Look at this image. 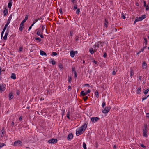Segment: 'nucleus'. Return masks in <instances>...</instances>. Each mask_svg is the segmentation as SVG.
<instances>
[{
  "mask_svg": "<svg viewBox=\"0 0 149 149\" xmlns=\"http://www.w3.org/2000/svg\"><path fill=\"white\" fill-rule=\"evenodd\" d=\"M71 89V87L70 86H69L68 87V91H69Z\"/></svg>",
  "mask_w": 149,
  "mask_h": 149,
  "instance_id": "obj_53",
  "label": "nucleus"
},
{
  "mask_svg": "<svg viewBox=\"0 0 149 149\" xmlns=\"http://www.w3.org/2000/svg\"><path fill=\"white\" fill-rule=\"evenodd\" d=\"M147 65L145 61L143 62L142 67L143 69H146L147 67Z\"/></svg>",
  "mask_w": 149,
  "mask_h": 149,
  "instance_id": "obj_13",
  "label": "nucleus"
},
{
  "mask_svg": "<svg viewBox=\"0 0 149 149\" xmlns=\"http://www.w3.org/2000/svg\"><path fill=\"white\" fill-rule=\"evenodd\" d=\"M90 92H91V90L89 89H88L86 93L87 94H88V93H89Z\"/></svg>",
  "mask_w": 149,
  "mask_h": 149,
  "instance_id": "obj_54",
  "label": "nucleus"
},
{
  "mask_svg": "<svg viewBox=\"0 0 149 149\" xmlns=\"http://www.w3.org/2000/svg\"><path fill=\"white\" fill-rule=\"evenodd\" d=\"M19 91L17 90V95H18L19 94Z\"/></svg>",
  "mask_w": 149,
  "mask_h": 149,
  "instance_id": "obj_52",
  "label": "nucleus"
},
{
  "mask_svg": "<svg viewBox=\"0 0 149 149\" xmlns=\"http://www.w3.org/2000/svg\"><path fill=\"white\" fill-rule=\"evenodd\" d=\"M89 51L91 54H92L94 53V52H95L96 51H95L94 49H93V48H91L90 49Z\"/></svg>",
  "mask_w": 149,
  "mask_h": 149,
  "instance_id": "obj_24",
  "label": "nucleus"
},
{
  "mask_svg": "<svg viewBox=\"0 0 149 149\" xmlns=\"http://www.w3.org/2000/svg\"><path fill=\"white\" fill-rule=\"evenodd\" d=\"M98 120L99 118L97 117H93L91 118V121L93 123H95Z\"/></svg>",
  "mask_w": 149,
  "mask_h": 149,
  "instance_id": "obj_10",
  "label": "nucleus"
},
{
  "mask_svg": "<svg viewBox=\"0 0 149 149\" xmlns=\"http://www.w3.org/2000/svg\"><path fill=\"white\" fill-rule=\"evenodd\" d=\"M148 127L147 124H145L143 128V136L146 137H147V133L148 132Z\"/></svg>",
  "mask_w": 149,
  "mask_h": 149,
  "instance_id": "obj_3",
  "label": "nucleus"
},
{
  "mask_svg": "<svg viewBox=\"0 0 149 149\" xmlns=\"http://www.w3.org/2000/svg\"><path fill=\"white\" fill-rule=\"evenodd\" d=\"M22 47H20L19 48V51L21 52L22 51Z\"/></svg>",
  "mask_w": 149,
  "mask_h": 149,
  "instance_id": "obj_51",
  "label": "nucleus"
},
{
  "mask_svg": "<svg viewBox=\"0 0 149 149\" xmlns=\"http://www.w3.org/2000/svg\"><path fill=\"white\" fill-rule=\"evenodd\" d=\"M59 67L60 69L62 70L63 69V65L61 64H59Z\"/></svg>",
  "mask_w": 149,
  "mask_h": 149,
  "instance_id": "obj_29",
  "label": "nucleus"
},
{
  "mask_svg": "<svg viewBox=\"0 0 149 149\" xmlns=\"http://www.w3.org/2000/svg\"><path fill=\"white\" fill-rule=\"evenodd\" d=\"M142 17H139V18H137L135 20L134 24H135L136 22H137L139 21H142Z\"/></svg>",
  "mask_w": 149,
  "mask_h": 149,
  "instance_id": "obj_14",
  "label": "nucleus"
},
{
  "mask_svg": "<svg viewBox=\"0 0 149 149\" xmlns=\"http://www.w3.org/2000/svg\"><path fill=\"white\" fill-rule=\"evenodd\" d=\"M103 44L104 43H102L101 41L97 42V44H95L93 47V48H94V50L95 51H96L97 49L99 47H102Z\"/></svg>",
  "mask_w": 149,
  "mask_h": 149,
  "instance_id": "obj_2",
  "label": "nucleus"
},
{
  "mask_svg": "<svg viewBox=\"0 0 149 149\" xmlns=\"http://www.w3.org/2000/svg\"><path fill=\"white\" fill-rule=\"evenodd\" d=\"M134 74V72L133 70L132 69H131L130 71V76H132Z\"/></svg>",
  "mask_w": 149,
  "mask_h": 149,
  "instance_id": "obj_32",
  "label": "nucleus"
},
{
  "mask_svg": "<svg viewBox=\"0 0 149 149\" xmlns=\"http://www.w3.org/2000/svg\"><path fill=\"white\" fill-rule=\"evenodd\" d=\"M8 35L7 32H6L5 33V36L3 37V39L4 40H6L7 38V36Z\"/></svg>",
  "mask_w": 149,
  "mask_h": 149,
  "instance_id": "obj_25",
  "label": "nucleus"
},
{
  "mask_svg": "<svg viewBox=\"0 0 149 149\" xmlns=\"http://www.w3.org/2000/svg\"><path fill=\"white\" fill-rule=\"evenodd\" d=\"M87 127V124L86 123H85L81 127L77 129L76 131V134L78 136L82 134Z\"/></svg>",
  "mask_w": 149,
  "mask_h": 149,
  "instance_id": "obj_1",
  "label": "nucleus"
},
{
  "mask_svg": "<svg viewBox=\"0 0 149 149\" xmlns=\"http://www.w3.org/2000/svg\"><path fill=\"white\" fill-rule=\"evenodd\" d=\"M4 145H5L4 143H2L1 144V147L3 146Z\"/></svg>",
  "mask_w": 149,
  "mask_h": 149,
  "instance_id": "obj_63",
  "label": "nucleus"
},
{
  "mask_svg": "<svg viewBox=\"0 0 149 149\" xmlns=\"http://www.w3.org/2000/svg\"><path fill=\"white\" fill-rule=\"evenodd\" d=\"M22 117H20V118H19V120H20V121H21L22 120Z\"/></svg>",
  "mask_w": 149,
  "mask_h": 149,
  "instance_id": "obj_62",
  "label": "nucleus"
},
{
  "mask_svg": "<svg viewBox=\"0 0 149 149\" xmlns=\"http://www.w3.org/2000/svg\"><path fill=\"white\" fill-rule=\"evenodd\" d=\"M70 114V112L69 111H68V113L67 114V118L68 119H70L69 116Z\"/></svg>",
  "mask_w": 149,
  "mask_h": 149,
  "instance_id": "obj_33",
  "label": "nucleus"
},
{
  "mask_svg": "<svg viewBox=\"0 0 149 149\" xmlns=\"http://www.w3.org/2000/svg\"><path fill=\"white\" fill-rule=\"evenodd\" d=\"M73 137V134L72 133H70L67 137L68 140H71Z\"/></svg>",
  "mask_w": 149,
  "mask_h": 149,
  "instance_id": "obj_12",
  "label": "nucleus"
},
{
  "mask_svg": "<svg viewBox=\"0 0 149 149\" xmlns=\"http://www.w3.org/2000/svg\"><path fill=\"white\" fill-rule=\"evenodd\" d=\"M93 63H95L96 64L97 63V62L96 61H95V60H93Z\"/></svg>",
  "mask_w": 149,
  "mask_h": 149,
  "instance_id": "obj_61",
  "label": "nucleus"
},
{
  "mask_svg": "<svg viewBox=\"0 0 149 149\" xmlns=\"http://www.w3.org/2000/svg\"><path fill=\"white\" fill-rule=\"evenodd\" d=\"M50 63H52L53 65H54L56 62L54 59H52Z\"/></svg>",
  "mask_w": 149,
  "mask_h": 149,
  "instance_id": "obj_26",
  "label": "nucleus"
},
{
  "mask_svg": "<svg viewBox=\"0 0 149 149\" xmlns=\"http://www.w3.org/2000/svg\"><path fill=\"white\" fill-rule=\"evenodd\" d=\"M141 17H142V20H143L146 18V16L145 15H142Z\"/></svg>",
  "mask_w": 149,
  "mask_h": 149,
  "instance_id": "obj_39",
  "label": "nucleus"
},
{
  "mask_svg": "<svg viewBox=\"0 0 149 149\" xmlns=\"http://www.w3.org/2000/svg\"><path fill=\"white\" fill-rule=\"evenodd\" d=\"M57 141L56 139H54L49 140L48 141V142L49 143H56Z\"/></svg>",
  "mask_w": 149,
  "mask_h": 149,
  "instance_id": "obj_9",
  "label": "nucleus"
},
{
  "mask_svg": "<svg viewBox=\"0 0 149 149\" xmlns=\"http://www.w3.org/2000/svg\"><path fill=\"white\" fill-rule=\"evenodd\" d=\"M36 30L37 31L36 34L40 36L41 38H43L44 36L42 35L43 32L40 29H37Z\"/></svg>",
  "mask_w": 149,
  "mask_h": 149,
  "instance_id": "obj_4",
  "label": "nucleus"
},
{
  "mask_svg": "<svg viewBox=\"0 0 149 149\" xmlns=\"http://www.w3.org/2000/svg\"><path fill=\"white\" fill-rule=\"evenodd\" d=\"M6 85L5 84H2L1 86V92H3L5 90V87Z\"/></svg>",
  "mask_w": 149,
  "mask_h": 149,
  "instance_id": "obj_11",
  "label": "nucleus"
},
{
  "mask_svg": "<svg viewBox=\"0 0 149 149\" xmlns=\"http://www.w3.org/2000/svg\"><path fill=\"white\" fill-rule=\"evenodd\" d=\"M105 102H103V103H102V107H104V106H105Z\"/></svg>",
  "mask_w": 149,
  "mask_h": 149,
  "instance_id": "obj_50",
  "label": "nucleus"
},
{
  "mask_svg": "<svg viewBox=\"0 0 149 149\" xmlns=\"http://www.w3.org/2000/svg\"><path fill=\"white\" fill-rule=\"evenodd\" d=\"M40 53L41 55L42 56L45 55V56H47V55L43 51L40 50Z\"/></svg>",
  "mask_w": 149,
  "mask_h": 149,
  "instance_id": "obj_17",
  "label": "nucleus"
},
{
  "mask_svg": "<svg viewBox=\"0 0 149 149\" xmlns=\"http://www.w3.org/2000/svg\"><path fill=\"white\" fill-rule=\"evenodd\" d=\"M121 17L123 18L124 19H125V15L123 13H122L121 14Z\"/></svg>",
  "mask_w": 149,
  "mask_h": 149,
  "instance_id": "obj_34",
  "label": "nucleus"
},
{
  "mask_svg": "<svg viewBox=\"0 0 149 149\" xmlns=\"http://www.w3.org/2000/svg\"><path fill=\"white\" fill-rule=\"evenodd\" d=\"M3 14L4 16H6L8 14V11L7 9L5 8L3 11Z\"/></svg>",
  "mask_w": 149,
  "mask_h": 149,
  "instance_id": "obj_16",
  "label": "nucleus"
},
{
  "mask_svg": "<svg viewBox=\"0 0 149 149\" xmlns=\"http://www.w3.org/2000/svg\"><path fill=\"white\" fill-rule=\"evenodd\" d=\"M12 0H10L8 3V7L9 8H10L12 5Z\"/></svg>",
  "mask_w": 149,
  "mask_h": 149,
  "instance_id": "obj_18",
  "label": "nucleus"
},
{
  "mask_svg": "<svg viewBox=\"0 0 149 149\" xmlns=\"http://www.w3.org/2000/svg\"><path fill=\"white\" fill-rule=\"evenodd\" d=\"M141 88L139 87L138 88L137 90V93L138 94L140 93L141 92Z\"/></svg>",
  "mask_w": 149,
  "mask_h": 149,
  "instance_id": "obj_28",
  "label": "nucleus"
},
{
  "mask_svg": "<svg viewBox=\"0 0 149 149\" xmlns=\"http://www.w3.org/2000/svg\"><path fill=\"white\" fill-rule=\"evenodd\" d=\"M146 47H144L143 48V49H142L141 50V51H142V52H143V51H144V48H145Z\"/></svg>",
  "mask_w": 149,
  "mask_h": 149,
  "instance_id": "obj_56",
  "label": "nucleus"
},
{
  "mask_svg": "<svg viewBox=\"0 0 149 149\" xmlns=\"http://www.w3.org/2000/svg\"><path fill=\"white\" fill-rule=\"evenodd\" d=\"M113 75H115L116 74V72L115 71H113L112 72Z\"/></svg>",
  "mask_w": 149,
  "mask_h": 149,
  "instance_id": "obj_57",
  "label": "nucleus"
},
{
  "mask_svg": "<svg viewBox=\"0 0 149 149\" xmlns=\"http://www.w3.org/2000/svg\"><path fill=\"white\" fill-rule=\"evenodd\" d=\"M13 97V95L12 93H10L9 94V99H11Z\"/></svg>",
  "mask_w": 149,
  "mask_h": 149,
  "instance_id": "obj_20",
  "label": "nucleus"
},
{
  "mask_svg": "<svg viewBox=\"0 0 149 149\" xmlns=\"http://www.w3.org/2000/svg\"><path fill=\"white\" fill-rule=\"evenodd\" d=\"M108 24V22H107L106 20H105V22L104 23V26L106 27H107V24Z\"/></svg>",
  "mask_w": 149,
  "mask_h": 149,
  "instance_id": "obj_40",
  "label": "nucleus"
},
{
  "mask_svg": "<svg viewBox=\"0 0 149 149\" xmlns=\"http://www.w3.org/2000/svg\"><path fill=\"white\" fill-rule=\"evenodd\" d=\"M1 136H4L5 134L4 133V129H2L1 132Z\"/></svg>",
  "mask_w": 149,
  "mask_h": 149,
  "instance_id": "obj_23",
  "label": "nucleus"
},
{
  "mask_svg": "<svg viewBox=\"0 0 149 149\" xmlns=\"http://www.w3.org/2000/svg\"><path fill=\"white\" fill-rule=\"evenodd\" d=\"M146 7V10H148L149 9V6L148 5H146L145 6Z\"/></svg>",
  "mask_w": 149,
  "mask_h": 149,
  "instance_id": "obj_43",
  "label": "nucleus"
},
{
  "mask_svg": "<svg viewBox=\"0 0 149 149\" xmlns=\"http://www.w3.org/2000/svg\"><path fill=\"white\" fill-rule=\"evenodd\" d=\"M11 78L14 79H16V77L15 74L14 73H12L11 76Z\"/></svg>",
  "mask_w": 149,
  "mask_h": 149,
  "instance_id": "obj_22",
  "label": "nucleus"
},
{
  "mask_svg": "<svg viewBox=\"0 0 149 149\" xmlns=\"http://www.w3.org/2000/svg\"><path fill=\"white\" fill-rule=\"evenodd\" d=\"M9 24V23H8L7 22V23H6V24H5V27L4 28V29H3V31H2V33H1V38H2L3 36V33L5 31V30L6 29V28L8 26V24Z\"/></svg>",
  "mask_w": 149,
  "mask_h": 149,
  "instance_id": "obj_8",
  "label": "nucleus"
},
{
  "mask_svg": "<svg viewBox=\"0 0 149 149\" xmlns=\"http://www.w3.org/2000/svg\"><path fill=\"white\" fill-rule=\"evenodd\" d=\"M144 41L146 45L147 44V39L145 38H144Z\"/></svg>",
  "mask_w": 149,
  "mask_h": 149,
  "instance_id": "obj_48",
  "label": "nucleus"
},
{
  "mask_svg": "<svg viewBox=\"0 0 149 149\" xmlns=\"http://www.w3.org/2000/svg\"><path fill=\"white\" fill-rule=\"evenodd\" d=\"M23 25H24V24L21 22L20 25V27L19 28V30L20 31H22L23 29Z\"/></svg>",
  "mask_w": 149,
  "mask_h": 149,
  "instance_id": "obj_15",
  "label": "nucleus"
},
{
  "mask_svg": "<svg viewBox=\"0 0 149 149\" xmlns=\"http://www.w3.org/2000/svg\"><path fill=\"white\" fill-rule=\"evenodd\" d=\"M80 12V9H77L76 10V13L77 14H79Z\"/></svg>",
  "mask_w": 149,
  "mask_h": 149,
  "instance_id": "obj_37",
  "label": "nucleus"
},
{
  "mask_svg": "<svg viewBox=\"0 0 149 149\" xmlns=\"http://www.w3.org/2000/svg\"><path fill=\"white\" fill-rule=\"evenodd\" d=\"M146 116L147 117H149V113H147L146 114Z\"/></svg>",
  "mask_w": 149,
  "mask_h": 149,
  "instance_id": "obj_58",
  "label": "nucleus"
},
{
  "mask_svg": "<svg viewBox=\"0 0 149 149\" xmlns=\"http://www.w3.org/2000/svg\"><path fill=\"white\" fill-rule=\"evenodd\" d=\"M83 146L84 149H86V145L84 142L83 143Z\"/></svg>",
  "mask_w": 149,
  "mask_h": 149,
  "instance_id": "obj_31",
  "label": "nucleus"
},
{
  "mask_svg": "<svg viewBox=\"0 0 149 149\" xmlns=\"http://www.w3.org/2000/svg\"><path fill=\"white\" fill-rule=\"evenodd\" d=\"M72 70L73 71H74V73L75 72V69L74 68H72Z\"/></svg>",
  "mask_w": 149,
  "mask_h": 149,
  "instance_id": "obj_64",
  "label": "nucleus"
},
{
  "mask_svg": "<svg viewBox=\"0 0 149 149\" xmlns=\"http://www.w3.org/2000/svg\"><path fill=\"white\" fill-rule=\"evenodd\" d=\"M35 39L37 40H38L39 42L41 41V39L39 38H35Z\"/></svg>",
  "mask_w": 149,
  "mask_h": 149,
  "instance_id": "obj_35",
  "label": "nucleus"
},
{
  "mask_svg": "<svg viewBox=\"0 0 149 149\" xmlns=\"http://www.w3.org/2000/svg\"><path fill=\"white\" fill-rule=\"evenodd\" d=\"M149 91V89H147L144 91V93L145 94H146Z\"/></svg>",
  "mask_w": 149,
  "mask_h": 149,
  "instance_id": "obj_27",
  "label": "nucleus"
},
{
  "mask_svg": "<svg viewBox=\"0 0 149 149\" xmlns=\"http://www.w3.org/2000/svg\"><path fill=\"white\" fill-rule=\"evenodd\" d=\"M77 8V5L76 4H74V9H76Z\"/></svg>",
  "mask_w": 149,
  "mask_h": 149,
  "instance_id": "obj_42",
  "label": "nucleus"
},
{
  "mask_svg": "<svg viewBox=\"0 0 149 149\" xmlns=\"http://www.w3.org/2000/svg\"><path fill=\"white\" fill-rule=\"evenodd\" d=\"M81 95L83 96H84L87 94L86 92H84V91H82L81 92Z\"/></svg>",
  "mask_w": 149,
  "mask_h": 149,
  "instance_id": "obj_21",
  "label": "nucleus"
},
{
  "mask_svg": "<svg viewBox=\"0 0 149 149\" xmlns=\"http://www.w3.org/2000/svg\"><path fill=\"white\" fill-rule=\"evenodd\" d=\"M22 143L20 140H18L14 142V145L15 146H20L22 145Z\"/></svg>",
  "mask_w": 149,
  "mask_h": 149,
  "instance_id": "obj_5",
  "label": "nucleus"
},
{
  "mask_svg": "<svg viewBox=\"0 0 149 149\" xmlns=\"http://www.w3.org/2000/svg\"><path fill=\"white\" fill-rule=\"evenodd\" d=\"M95 96L96 97L98 98L99 97V94L98 91H96L95 92Z\"/></svg>",
  "mask_w": 149,
  "mask_h": 149,
  "instance_id": "obj_30",
  "label": "nucleus"
},
{
  "mask_svg": "<svg viewBox=\"0 0 149 149\" xmlns=\"http://www.w3.org/2000/svg\"><path fill=\"white\" fill-rule=\"evenodd\" d=\"M72 79L70 77H68V82L69 83H70L71 82Z\"/></svg>",
  "mask_w": 149,
  "mask_h": 149,
  "instance_id": "obj_36",
  "label": "nucleus"
},
{
  "mask_svg": "<svg viewBox=\"0 0 149 149\" xmlns=\"http://www.w3.org/2000/svg\"><path fill=\"white\" fill-rule=\"evenodd\" d=\"M65 110L64 109V110H63L62 111V116H63L64 115V113H65Z\"/></svg>",
  "mask_w": 149,
  "mask_h": 149,
  "instance_id": "obj_38",
  "label": "nucleus"
},
{
  "mask_svg": "<svg viewBox=\"0 0 149 149\" xmlns=\"http://www.w3.org/2000/svg\"><path fill=\"white\" fill-rule=\"evenodd\" d=\"M59 11L61 14H62V9H59Z\"/></svg>",
  "mask_w": 149,
  "mask_h": 149,
  "instance_id": "obj_55",
  "label": "nucleus"
},
{
  "mask_svg": "<svg viewBox=\"0 0 149 149\" xmlns=\"http://www.w3.org/2000/svg\"><path fill=\"white\" fill-rule=\"evenodd\" d=\"M88 97L86 96L83 98L84 100V101H86Z\"/></svg>",
  "mask_w": 149,
  "mask_h": 149,
  "instance_id": "obj_45",
  "label": "nucleus"
},
{
  "mask_svg": "<svg viewBox=\"0 0 149 149\" xmlns=\"http://www.w3.org/2000/svg\"><path fill=\"white\" fill-rule=\"evenodd\" d=\"M110 109L111 107H106L102 111V112L104 113H106L109 112Z\"/></svg>",
  "mask_w": 149,
  "mask_h": 149,
  "instance_id": "obj_6",
  "label": "nucleus"
},
{
  "mask_svg": "<svg viewBox=\"0 0 149 149\" xmlns=\"http://www.w3.org/2000/svg\"><path fill=\"white\" fill-rule=\"evenodd\" d=\"M147 98V97H144V98H142V101H143L144 100L146 99Z\"/></svg>",
  "mask_w": 149,
  "mask_h": 149,
  "instance_id": "obj_60",
  "label": "nucleus"
},
{
  "mask_svg": "<svg viewBox=\"0 0 149 149\" xmlns=\"http://www.w3.org/2000/svg\"><path fill=\"white\" fill-rule=\"evenodd\" d=\"M103 56L104 57H105V58L106 57L107 54H106V53H105V54H104L103 55Z\"/></svg>",
  "mask_w": 149,
  "mask_h": 149,
  "instance_id": "obj_59",
  "label": "nucleus"
},
{
  "mask_svg": "<svg viewBox=\"0 0 149 149\" xmlns=\"http://www.w3.org/2000/svg\"><path fill=\"white\" fill-rule=\"evenodd\" d=\"M44 29H45V26H44V25H43L42 26V28L41 29L43 32V31Z\"/></svg>",
  "mask_w": 149,
  "mask_h": 149,
  "instance_id": "obj_44",
  "label": "nucleus"
},
{
  "mask_svg": "<svg viewBox=\"0 0 149 149\" xmlns=\"http://www.w3.org/2000/svg\"><path fill=\"white\" fill-rule=\"evenodd\" d=\"M38 19H35V20H34L33 22L34 24H35L36 22L38 21Z\"/></svg>",
  "mask_w": 149,
  "mask_h": 149,
  "instance_id": "obj_46",
  "label": "nucleus"
},
{
  "mask_svg": "<svg viewBox=\"0 0 149 149\" xmlns=\"http://www.w3.org/2000/svg\"><path fill=\"white\" fill-rule=\"evenodd\" d=\"M52 54L54 56H55L57 55V54L56 52H52Z\"/></svg>",
  "mask_w": 149,
  "mask_h": 149,
  "instance_id": "obj_41",
  "label": "nucleus"
},
{
  "mask_svg": "<svg viewBox=\"0 0 149 149\" xmlns=\"http://www.w3.org/2000/svg\"><path fill=\"white\" fill-rule=\"evenodd\" d=\"M28 17V15H27L25 17V18L21 22L24 24L25 23V22L27 20Z\"/></svg>",
  "mask_w": 149,
  "mask_h": 149,
  "instance_id": "obj_19",
  "label": "nucleus"
},
{
  "mask_svg": "<svg viewBox=\"0 0 149 149\" xmlns=\"http://www.w3.org/2000/svg\"><path fill=\"white\" fill-rule=\"evenodd\" d=\"M77 53V51H71L70 53V56L71 57H74L75 54Z\"/></svg>",
  "mask_w": 149,
  "mask_h": 149,
  "instance_id": "obj_7",
  "label": "nucleus"
},
{
  "mask_svg": "<svg viewBox=\"0 0 149 149\" xmlns=\"http://www.w3.org/2000/svg\"><path fill=\"white\" fill-rule=\"evenodd\" d=\"M73 31H71L70 32V35L71 36H72L73 34Z\"/></svg>",
  "mask_w": 149,
  "mask_h": 149,
  "instance_id": "obj_47",
  "label": "nucleus"
},
{
  "mask_svg": "<svg viewBox=\"0 0 149 149\" xmlns=\"http://www.w3.org/2000/svg\"><path fill=\"white\" fill-rule=\"evenodd\" d=\"M12 16L11 15H10L9 16V17L8 19V20H11V19H12Z\"/></svg>",
  "mask_w": 149,
  "mask_h": 149,
  "instance_id": "obj_49",
  "label": "nucleus"
}]
</instances>
